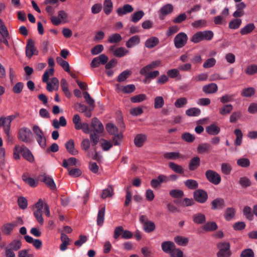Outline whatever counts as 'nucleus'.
Segmentation results:
<instances>
[{
	"label": "nucleus",
	"mask_w": 257,
	"mask_h": 257,
	"mask_svg": "<svg viewBox=\"0 0 257 257\" xmlns=\"http://www.w3.org/2000/svg\"><path fill=\"white\" fill-rule=\"evenodd\" d=\"M187 99L185 97H180L176 100L174 105L177 108H181L184 106L187 103Z\"/></svg>",
	"instance_id": "63"
},
{
	"label": "nucleus",
	"mask_w": 257,
	"mask_h": 257,
	"mask_svg": "<svg viewBox=\"0 0 257 257\" xmlns=\"http://www.w3.org/2000/svg\"><path fill=\"white\" fill-rule=\"evenodd\" d=\"M134 11L133 7L128 4L124 5L122 8H118L116 13L119 16H122L127 13H130Z\"/></svg>",
	"instance_id": "17"
},
{
	"label": "nucleus",
	"mask_w": 257,
	"mask_h": 257,
	"mask_svg": "<svg viewBox=\"0 0 257 257\" xmlns=\"http://www.w3.org/2000/svg\"><path fill=\"white\" fill-rule=\"evenodd\" d=\"M17 225V222L16 221L7 223L3 226L2 228V231L6 234H9Z\"/></svg>",
	"instance_id": "26"
},
{
	"label": "nucleus",
	"mask_w": 257,
	"mask_h": 257,
	"mask_svg": "<svg viewBox=\"0 0 257 257\" xmlns=\"http://www.w3.org/2000/svg\"><path fill=\"white\" fill-rule=\"evenodd\" d=\"M145 14L143 11H139L133 14L132 17V21L134 23L139 22L144 16Z\"/></svg>",
	"instance_id": "57"
},
{
	"label": "nucleus",
	"mask_w": 257,
	"mask_h": 257,
	"mask_svg": "<svg viewBox=\"0 0 257 257\" xmlns=\"http://www.w3.org/2000/svg\"><path fill=\"white\" fill-rule=\"evenodd\" d=\"M23 180L32 187H35L37 186L38 181L30 177L28 174H24L22 176Z\"/></svg>",
	"instance_id": "23"
},
{
	"label": "nucleus",
	"mask_w": 257,
	"mask_h": 257,
	"mask_svg": "<svg viewBox=\"0 0 257 257\" xmlns=\"http://www.w3.org/2000/svg\"><path fill=\"white\" fill-rule=\"evenodd\" d=\"M221 172L226 175H229L232 171L231 165L228 163H223L221 165Z\"/></svg>",
	"instance_id": "41"
},
{
	"label": "nucleus",
	"mask_w": 257,
	"mask_h": 257,
	"mask_svg": "<svg viewBox=\"0 0 257 257\" xmlns=\"http://www.w3.org/2000/svg\"><path fill=\"white\" fill-rule=\"evenodd\" d=\"M113 195V188L111 186H109L107 188L103 190L101 194V197L103 199H105L108 197H110Z\"/></svg>",
	"instance_id": "61"
},
{
	"label": "nucleus",
	"mask_w": 257,
	"mask_h": 257,
	"mask_svg": "<svg viewBox=\"0 0 257 257\" xmlns=\"http://www.w3.org/2000/svg\"><path fill=\"white\" fill-rule=\"evenodd\" d=\"M211 146L208 143H202L198 146L197 151L198 154L208 153L211 150Z\"/></svg>",
	"instance_id": "20"
},
{
	"label": "nucleus",
	"mask_w": 257,
	"mask_h": 257,
	"mask_svg": "<svg viewBox=\"0 0 257 257\" xmlns=\"http://www.w3.org/2000/svg\"><path fill=\"white\" fill-rule=\"evenodd\" d=\"M105 214V207H103L100 208L97 214V223L98 225L101 226L103 224Z\"/></svg>",
	"instance_id": "39"
},
{
	"label": "nucleus",
	"mask_w": 257,
	"mask_h": 257,
	"mask_svg": "<svg viewBox=\"0 0 257 257\" xmlns=\"http://www.w3.org/2000/svg\"><path fill=\"white\" fill-rule=\"evenodd\" d=\"M32 130L36 136L38 143L42 148H44L46 147V140L43 132L37 125H34Z\"/></svg>",
	"instance_id": "5"
},
{
	"label": "nucleus",
	"mask_w": 257,
	"mask_h": 257,
	"mask_svg": "<svg viewBox=\"0 0 257 257\" xmlns=\"http://www.w3.org/2000/svg\"><path fill=\"white\" fill-rule=\"evenodd\" d=\"M193 220L196 224H202L205 221V216L203 214L197 213L193 215Z\"/></svg>",
	"instance_id": "43"
},
{
	"label": "nucleus",
	"mask_w": 257,
	"mask_h": 257,
	"mask_svg": "<svg viewBox=\"0 0 257 257\" xmlns=\"http://www.w3.org/2000/svg\"><path fill=\"white\" fill-rule=\"evenodd\" d=\"M207 23L206 20L203 19L195 21L191 23V26L195 29H201L207 26Z\"/></svg>",
	"instance_id": "32"
},
{
	"label": "nucleus",
	"mask_w": 257,
	"mask_h": 257,
	"mask_svg": "<svg viewBox=\"0 0 257 257\" xmlns=\"http://www.w3.org/2000/svg\"><path fill=\"white\" fill-rule=\"evenodd\" d=\"M174 241L179 245L185 246L188 244L189 239L186 237L178 235L174 238Z\"/></svg>",
	"instance_id": "36"
},
{
	"label": "nucleus",
	"mask_w": 257,
	"mask_h": 257,
	"mask_svg": "<svg viewBox=\"0 0 257 257\" xmlns=\"http://www.w3.org/2000/svg\"><path fill=\"white\" fill-rule=\"evenodd\" d=\"M173 11V6L172 4H166L163 7H162L159 11V13L160 14V19L161 20H164L165 17L171 14Z\"/></svg>",
	"instance_id": "12"
},
{
	"label": "nucleus",
	"mask_w": 257,
	"mask_h": 257,
	"mask_svg": "<svg viewBox=\"0 0 257 257\" xmlns=\"http://www.w3.org/2000/svg\"><path fill=\"white\" fill-rule=\"evenodd\" d=\"M216 60L214 58H210L205 61L203 64V68L207 69L213 67L215 66Z\"/></svg>",
	"instance_id": "55"
},
{
	"label": "nucleus",
	"mask_w": 257,
	"mask_h": 257,
	"mask_svg": "<svg viewBox=\"0 0 257 257\" xmlns=\"http://www.w3.org/2000/svg\"><path fill=\"white\" fill-rule=\"evenodd\" d=\"M233 107L231 104L224 105L219 109V112L221 115H224L229 114L232 110Z\"/></svg>",
	"instance_id": "60"
},
{
	"label": "nucleus",
	"mask_w": 257,
	"mask_h": 257,
	"mask_svg": "<svg viewBox=\"0 0 257 257\" xmlns=\"http://www.w3.org/2000/svg\"><path fill=\"white\" fill-rule=\"evenodd\" d=\"M224 204V201L221 198H216L211 202V208L212 209H220L222 208Z\"/></svg>",
	"instance_id": "35"
},
{
	"label": "nucleus",
	"mask_w": 257,
	"mask_h": 257,
	"mask_svg": "<svg viewBox=\"0 0 257 257\" xmlns=\"http://www.w3.org/2000/svg\"><path fill=\"white\" fill-rule=\"evenodd\" d=\"M255 28V26L253 23H249L244 26L240 30V34L242 35H245L251 33Z\"/></svg>",
	"instance_id": "40"
},
{
	"label": "nucleus",
	"mask_w": 257,
	"mask_h": 257,
	"mask_svg": "<svg viewBox=\"0 0 257 257\" xmlns=\"http://www.w3.org/2000/svg\"><path fill=\"white\" fill-rule=\"evenodd\" d=\"M36 210L34 212V215L37 221L41 225L43 224L44 220L42 217V209L44 204L41 199L36 203L35 205Z\"/></svg>",
	"instance_id": "6"
},
{
	"label": "nucleus",
	"mask_w": 257,
	"mask_h": 257,
	"mask_svg": "<svg viewBox=\"0 0 257 257\" xmlns=\"http://www.w3.org/2000/svg\"><path fill=\"white\" fill-rule=\"evenodd\" d=\"M113 10V4L111 0H104L103 2V11L106 15H109Z\"/></svg>",
	"instance_id": "30"
},
{
	"label": "nucleus",
	"mask_w": 257,
	"mask_h": 257,
	"mask_svg": "<svg viewBox=\"0 0 257 257\" xmlns=\"http://www.w3.org/2000/svg\"><path fill=\"white\" fill-rule=\"evenodd\" d=\"M237 165L242 168H246L250 166V162L248 159L246 158H241L237 160Z\"/></svg>",
	"instance_id": "45"
},
{
	"label": "nucleus",
	"mask_w": 257,
	"mask_h": 257,
	"mask_svg": "<svg viewBox=\"0 0 257 257\" xmlns=\"http://www.w3.org/2000/svg\"><path fill=\"white\" fill-rule=\"evenodd\" d=\"M32 133L28 127H22L19 130L18 133V138L21 141L29 143L32 141Z\"/></svg>",
	"instance_id": "3"
},
{
	"label": "nucleus",
	"mask_w": 257,
	"mask_h": 257,
	"mask_svg": "<svg viewBox=\"0 0 257 257\" xmlns=\"http://www.w3.org/2000/svg\"><path fill=\"white\" fill-rule=\"evenodd\" d=\"M129 53V50L121 47L115 49L113 52V55L116 57L120 58L127 55Z\"/></svg>",
	"instance_id": "29"
},
{
	"label": "nucleus",
	"mask_w": 257,
	"mask_h": 257,
	"mask_svg": "<svg viewBox=\"0 0 257 257\" xmlns=\"http://www.w3.org/2000/svg\"><path fill=\"white\" fill-rule=\"evenodd\" d=\"M0 34L3 38H9V37L8 29L1 19H0Z\"/></svg>",
	"instance_id": "48"
},
{
	"label": "nucleus",
	"mask_w": 257,
	"mask_h": 257,
	"mask_svg": "<svg viewBox=\"0 0 257 257\" xmlns=\"http://www.w3.org/2000/svg\"><path fill=\"white\" fill-rule=\"evenodd\" d=\"M235 210L233 208H228L225 211L224 217L226 220H231L234 216Z\"/></svg>",
	"instance_id": "47"
},
{
	"label": "nucleus",
	"mask_w": 257,
	"mask_h": 257,
	"mask_svg": "<svg viewBox=\"0 0 257 257\" xmlns=\"http://www.w3.org/2000/svg\"><path fill=\"white\" fill-rule=\"evenodd\" d=\"M30 162L34 161V157L30 150L25 146L16 145L13 152V157L15 160H18L20 159V154Z\"/></svg>",
	"instance_id": "1"
},
{
	"label": "nucleus",
	"mask_w": 257,
	"mask_h": 257,
	"mask_svg": "<svg viewBox=\"0 0 257 257\" xmlns=\"http://www.w3.org/2000/svg\"><path fill=\"white\" fill-rule=\"evenodd\" d=\"M77 163V159L75 158H70L68 160L64 159L63 161L62 166L66 168H67L68 166H74Z\"/></svg>",
	"instance_id": "53"
},
{
	"label": "nucleus",
	"mask_w": 257,
	"mask_h": 257,
	"mask_svg": "<svg viewBox=\"0 0 257 257\" xmlns=\"http://www.w3.org/2000/svg\"><path fill=\"white\" fill-rule=\"evenodd\" d=\"M169 167L175 172L177 173H183L184 170L182 167L173 162H170L169 164Z\"/></svg>",
	"instance_id": "52"
},
{
	"label": "nucleus",
	"mask_w": 257,
	"mask_h": 257,
	"mask_svg": "<svg viewBox=\"0 0 257 257\" xmlns=\"http://www.w3.org/2000/svg\"><path fill=\"white\" fill-rule=\"evenodd\" d=\"M241 23V19H235L229 22L228 26L231 29H237L240 27Z\"/></svg>",
	"instance_id": "59"
},
{
	"label": "nucleus",
	"mask_w": 257,
	"mask_h": 257,
	"mask_svg": "<svg viewBox=\"0 0 257 257\" xmlns=\"http://www.w3.org/2000/svg\"><path fill=\"white\" fill-rule=\"evenodd\" d=\"M217 247L219 249L217 253L218 257H229L230 256V244L228 242H220L218 243Z\"/></svg>",
	"instance_id": "4"
},
{
	"label": "nucleus",
	"mask_w": 257,
	"mask_h": 257,
	"mask_svg": "<svg viewBox=\"0 0 257 257\" xmlns=\"http://www.w3.org/2000/svg\"><path fill=\"white\" fill-rule=\"evenodd\" d=\"M161 247L164 252L170 253L175 246L173 242L167 241L162 242Z\"/></svg>",
	"instance_id": "22"
},
{
	"label": "nucleus",
	"mask_w": 257,
	"mask_h": 257,
	"mask_svg": "<svg viewBox=\"0 0 257 257\" xmlns=\"http://www.w3.org/2000/svg\"><path fill=\"white\" fill-rule=\"evenodd\" d=\"M122 37L119 34L115 33L109 36L108 41L110 43H117L120 42Z\"/></svg>",
	"instance_id": "51"
},
{
	"label": "nucleus",
	"mask_w": 257,
	"mask_h": 257,
	"mask_svg": "<svg viewBox=\"0 0 257 257\" xmlns=\"http://www.w3.org/2000/svg\"><path fill=\"white\" fill-rule=\"evenodd\" d=\"M167 75L171 78L176 79L180 80L182 79L181 75L180 74L179 69H172L167 71Z\"/></svg>",
	"instance_id": "28"
},
{
	"label": "nucleus",
	"mask_w": 257,
	"mask_h": 257,
	"mask_svg": "<svg viewBox=\"0 0 257 257\" xmlns=\"http://www.w3.org/2000/svg\"><path fill=\"white\" fill-rule=\"evenodd\" d=\"M181 138L182 140L187 143H192L195 139V136L189 133H185L182 134Z\"/></svg>",
	"instance_id": "62"
},
{
	"label": "nucleus",
	"mask_w": 257,
	"mask_h": 257,
	"mask_svg": "<svg viewBox=\"0 0 257 257\" xmlns=\"http://www.w3.org/2000/svg\"><path fill=\"white\" fill-rule=\"evenodd\" d=\"M147 99V96L144 94H140L132 97L131 100L133 103H139Z\"/></svg>",
	"instance_id": "58"
},
{
	"label": "nucleus",
	"mask_w": 257,
	"mask_h": 257,
	"mask_svg": "<svg viewBox=\"0 0 257 257\" xmlns=\"http://www.w3.org/2000/svg\"><path fill=\"white\" fill-rule=\"evenodd\" d=\"M194 197L198 202L203 203L207 200L208 194L205 191L199 189L194 192Z\"/></svg>",
	"instance_id": "11"
},
{
	"label": "nucleus",
	"mask_w": 257,
	"mask_h": 257,
	"mask_svg": "<svg viewBox=\"0 0 257 257\" xmlns=\"http://www.w3.org/2000/svg\"><path fill=\"white\" fill-rule=\"evenodd\" d=\"M61 87L65 95L69 96L70 93L68 89V83L66 79L63 78L61 80Z\"/></svg>",
	"instance_id": "56"
},
{
	"label": "nucleus",
	"mask_w": 257,
	"mask_h": 257,
	"mask_svg": "<svg viewBox=\"0 0 257 257\" xmlns=\"http://www.w3.org/2000/svg\"><path fill=\"white\" fill-rule=\"evenodd\" d=\"M131 74L130 70H124L118 76L117 81L119 82L124 81Z\"/></svg>",
	"instance_id": "50"
},
{
	"label": "nucleus",
	"mask_w": 257,
	"mask_h": 257,
	"mask_svg": "<svg viewBox=\"0 0 257 257\" xmlns=\"http://www.w3.org/2000/svg\"><path fill=\"white\" fill-rule=\"evenodd\" d=\"M202 228L206 231H212L217 228V225L215 222H208L203 225Z\"/></svg>",
	"instance_id": "37"
},
{
	"label": "nucleus",
	"mask_w": 257,
	"mask_h": 257,
	"mask_svg": "<svg viewBox=\"0 0 257 257\" xmlns=\"http://www.w3.org/2000/svg\"><path fill=\"white\" fill-rule=\"evenodd\" d=\"M200 113V109L196 107L190 108L186 110V114L189 116H197Z\"/></svg>",
	"instance_id": "44"
},
{
	"label": "nucleus",
	"mask_w": 257,
	"mask_h": 257,
	"mask_svg": "<svg viewBox=\"0 0 257 257\" xmlns=\"http://www.w3.org/2000/svg\"><path fill=\"white\" fill-rule=\"evenodd\" d=\"M234 133L236 136V139L234 142V145L236 146L241 145L243 137L241 131L239 128H237L234 130Z\"/></svg>",
	"instance_id": "31"
},
{
	"label": "nucleus",
	"mask_w": 257,
	"mask_h": 257,
	"mask_svg": "<svg viewBox=\"0 0 257 257\" xmlns=\"http://www.w3.org/2000/svg\"><path fill=\"white\" fill-rule=\"evenodd\" d=\"M140 43V38L138 35L131 37L126 42L125 45L127 48H131L138 45Z\"/></svg>",
	"instance_id": "19"
},
{
	"label": "nucleus",
	"mask_w": 257,
	"mask_h": 257,
	"mask_svg": "<svg viewBox=\"0 0 257 257\" xmlns=\"http://www.w3.org/2000/svg\"><path fill=\"white\" fill-rule=\"evenodd\" d=\"M38 54V51L35 47L34 42L31 39L29 40L26 47V56L31 58L33 55H37Z\"/></svg>",
	"instance_id": "9"
},
{
	"label": "nucleus",
	"mask_w": 257,
	"mask_h": 257,
	"mask_svg": "<svg viewBox=\"0 0 257 257\" xmlns=\"http://www.w3.org/2000/svg\"><path fill=\"white\" fill-rule=\"evenodd\" d=\"M218 90L217 85L215 83H210L205 85L202 87L203 91L206 94L215 93Z\"/></svg>",
	"instance_id": "18"
},
{
	"label": "nucleus",
	"mask_w": 257,
	"mask_h": 257,
	"mask_svg": "<svg viewBox=\"0 0 257 257\" xmlns=\"http://www.w3.org/2000/svg\"><path fill=\"white\" fill-rule=\"evenodd\" d=\"M18 257H34L33 253L29 249H22L19 251Z\"/></svg>",
	"instance_id": "64"
},
{
	"label": "nucleus",
	"mask_w": 257,
	"mask_h": 257,
	"mask_svg": "<svg viewBox=\"0 0 257 257\" xmlns=\"http://www.w3.org/2000/svg\"><path fill=\"white\" fill-rule=\"evenodd\" d=\"M21 245L22 243L20 240H14L9 243L6 247L13 251H17L21 248Z\"/></svg>",
	"instance_id": "34"
},
{
	"label": "nucleus",
	"mask_w": 257,
	"mask_h": 257,
	"mask_svg": "<svg viewBox=\"0 0 257 257\" xmlns=\"http://www.w3.org/2000/svg\"><path fill=\"white\" fill-rule=\"evenodd\" d=\"M41 176L43 177V182H44L48 187H49L52 190L56 189V185L52 177L46 175V174L41 175Z\"/></svg>",
	"instance_id": "15"
},
{
	"label": "nucleus",
	"mask_w": 257,
	"mask_h": 257,
	"mask_svg": "<svg viewBox=\"0 0 257 257\" xmlns=\"http://www.w3.org/2000/svg\"><path fill=\"white\" fill-rule=\"evenodd\" d=\"M164 157L165 159H171V160H176L179 158H183V156H182L178 152L166 153L164 154Z\"/></svg>",
	"instance_id": "33"
},
{
	"label": "nucleus",
	"mask_w": 257,
	"mask_h": 257,
	"mask_svg": "<svg viewBox=\"0 0 257 257\" xmlns=\"http://www.w3.org/2000/svg\"><path fill=\"white\" fill-rule=\"evenodd\" d=\"M56 60L58 64H59L65 71L67 72L68 73H70L69 64L68 62L64 60L62 58L60 57H58L56 58Z\"/></svg>",
	"instance_id": "38"
},
{
	"label": "nucleus",
	"mask_w": 257,
	"mask_h": 257,
	"mask_svg": "<svg viewBox=\"0 0 257 257\" xmlns=\"http://www.w3.org/2000/svg\"><path fill=\"white\" fill-rule=\"evenodd\" d=\"M147 140V136L144 134L137 135L134 139V143L137 147H141L143 146L144 143Z\"/></svg>",
	"instance_id": "21"
},
{
	"label": "nucleus",
	"mask_w": 257,
	"mask_h": 257,
	"mask_svg": "<svg viewBox=\"0 0 257 257\" xmlns=\"http://www.w3.org/2000/svg\"><path fill=\"white\" fill-rule=\"evenodd\" d=\"M220 131V127L214 124H210L206 127V132L210 135H216Z\"/></svg>",
	"instance_id": "27"
},
{
	"label": "nucleus",
	"mask_w": 257,
	"mask_h": 257,
	"mask_svg": "<svg viewBox=\"0 0 257 257\" xmlns=\"http://www.w3.org/2000/svg\"><path fill=\"white\" fill-rule=\"evenodd\" d=\"M65 148L67 152L72 155H76L78 154V151L75 148L74 142L70 140L65 144Z\"/></svg>",
	"instance_id": "16"
},
{
	"label": "nucleus",
	"mask_w": 257,
	"mask_h": 257,
	"mask_svg": "<svg viewBox=\"0 0 257 257\" xmlns=\"http://www.w3.org/2000/svg\"><path fill=\"white\" fill-rule=\"evenodd\" d=\"M48 64L51 67L48 70H46L43 75L42 80L43 82H47L50 76L54 74V69L53 66L55 63L54 59L50 57L48 59Z\"/></svg>",
	"instance_id": "10"
},
{
	"label": "nucleus",
	"mask_w": 257,
	"mask_h": 257,
	"mask_svg": "<svg viewBox=\"0 0 257 257\" xmlns=\"http://www.w3.org/2000/svg\"><path fill=\"white\" fill-rule=\"evenodd\" d=\"M100 145L103 151H108L113 146V143L111 142L104 139L101 140Z\"/></svg>",
	"instance_id": "49"
},
{
	"label": "nucleus",
	"mask_w": 257,
	"mask_h": 257,
	"mask_svg": "<svg viewBox=\"0 0 257 257\" xmlns=\"http://www.w3.org/2000/svg\"><path fill=\"white\" fill-rule=\"evenodd\" d=\"M187 41V35L184 32H180L174 38V45L177 49L181 48L186 44Z\"/></svg>",
	"instance_id": "8"
},
{
	"label": "nucleus",
	"mask_w": 257,
	"mask_h": 257,
	"mask_svg": "<svg viewBox=\"0 0 257 257\" xmlns=\"http://www.w3.org/2000/svg\"><path fill=\"white\" fill-rule=\"evenodd\" d=\"M200 159L198 156L193 157L189 163V169L190 171L196 170L200 165Z\"/></svg>",
	"instance_id": "24"
},
{
	"label": "nucleus",
	"mask_w": 257,
	"mask_h": 257,
	"mask_svg": "<svg viewBox=\"0 0 257 257\" xmlns=\"http://www.w3.org/2000/svg\"><path fill=\"white\" fill-rule=\"evenodd\" d=\"M91 126L93 129V132L97 134H101L104 131L102 123L97 118L94 117L92 119Z\"/></svg>",
	"instance_id": "13"
},
{
	"label": "nucleus",
	"mask_w": 257,
	"mask_h": 257,
	"mask_svg": "<svg viewBox=\"0 0 257 257\" xmlns=\"http://www.w3.org/2000/svg\"><path fill=\"white\" fill-rule=\"evenodd\" d=\"M143 228L146 232L150 233L155 230V224L153 221H149L143 225Z\"/></svg>",
	"instance_id": "54"
},
{
	"label": "nucleus",
	"mask_w": 257,
	"mask_h": 257,
	"mask_svg": "<svg viewBox=\"0 0 257 257\" xmlns=\"http://www.w3.org/2000/svg\"><path fill=\"white\" fill-rule=\"evenodd\" d=\"M205 176L207 180L214 185L219 184L221 181L220 175L216 171L208 170L205 172Z\"/></svg>",
	"instance_id": "7"
},
{
	"label": "nucleus",
	"mask_w": 257,
	"mask_h": 257,
	"mask_svg": "<svg viewBox=\"0 0 257 257\" xmlns=\"http://www.w3.org/2000/svg\"><path fill=\"white\" fill-rule=\"evenodd\" d=\"M106 130L108 133L111 135L118 134L117 127L112 123H108L106 125Z\"/></svg>",
	"instance_id": "42"
},
{
	"label": "nucleus",
	"mask_w": 257,
	"mask_h": 257,
	"mask_svg": "<svg viewBox=\"0 0 257 257\" xmlns=\"http://www.w3.org/2000/svg\"><path fill=\"white\" fill-rule=\"evenodd\" d=\"M16 116L11 115L0 117V128L3 127L5 133L6 134L8 139H11L10 129L12 121L15 119Z\"/></svg>",
	"instance_id": "2"
},
{
	"label": "nucleus",
	"mask_w": 257,
	"mask_h": 257,
	"mask_svg": "<svg viewBox=\"0 0 257 257\" xmlns=\"http://www.w3.org/2000/svg\"><path fill=\"white\" fill-rule=\"evenodd\" d=\"M169 181V178L164 175H160L157 178L153 179L151 181V185L153 188H157L162 183H166Z\"/></svg>",
	"instance_id": "14"
},
{
	"label": "nucleus",
	"mask_w": 257,
	"mask_h": 257,
	"mask_svg": "<svg viewBox=\"0 0 257 257\" xmlns=\"http://www.w3.org/2000/svg\"><path fill=\"white\" fill-rule=\"evenodd\" d=\"M164 100L162 96H158L154 99V108L160 109L164 105Z\"/></svg>",
	"instance_id": "46"
},
{
	"label": "nucleus",
	"mask_w": 257,
	"mask_h": 257,
	"mask_svg": "<svg viewBox=\"0 0 257 257\" xmlns=\"http://www.w3.org/2000/svg\"><path fill=\"white\" fill-rule=\"evenodd\" d=\"M159 43V39L156 37H151L148 39L145 42V46L148 48H152L157 46Z\"/></svg>",
	"instance_id": "25"
}]
</instances>
